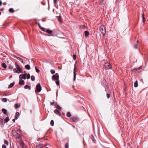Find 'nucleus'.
Returning a JSON list of instances; mask_svg holds the SVG:
<instances>
[{"label": "nucleus", "instance_id": "f257e3e1", "mask_svg": "<svg viewBox=\"0 0 148 148\" xmlns=\"http://www.w3.org/2000/svg\"><path fill=\"white\" fill-rule=\"evenodd\" d=\"M19 130H18L17 131H12V134L15 136L16 138H21V136L20 134L18 132H19Z\"/></svg>", "mask_w": 148, "mask_h": 148}, {"label": "nucleus", "instance_id": "f03ea898", "mask_svg": "<svg viewBox=\"0 0 148 148\" xmlns=\"http://www.w3.org/2000/svg\"><path fill=\"white\" fill-rule=\"evenodd\" d=\"M100 30L101 33L103 35H105L106 34V30L105 27L103 26H101L100 27Z\"/></svg>", "mask_w": 148, "mask_h": 148}, {"label": "nucleus", "instance_id": "7ed1b4c3", "mask_svg": "<svg viewBox=\"0 0 148 148\" xmlns=\"http://www.w3.org/2000/svg\"><path fill=\"white\" fill-rule=\"evenodd\" d=\"M105 68L106 70L110 69L112 67L111 65L109 63H106L104 64Z\"/></svg>", "mask_w": 148, "mask_h": 148}, {"label": "nucleus", "instance_id": "20e7f679", "mask_svg": "<svg viewBox=\"0 0 148 148\" xmlns=\"http://www.w3.org/2000/svg\"><path fill=\"white\" fill-rule=\"evenodd\" d=\"M36 89L38 92H39L41 91L42 90V88L40 84H37L36 86Z\"/></svg>", "mask_w": 148, "mask_h": 148}, {"label": "nucleus", "instance_id": "39448f33", "mask_svg": "<svg viewBox=\"0 0 148 148\" xmlns=\"http://www.w3.org/2000/svg\"><path fill=\"white\" fill-rule=\"evenodd\" d=\"M59 78V76L58 73H56L52 76V79L53 80H58Z\"/></svg>", "mask_w": 148, "mask_h": 148}, {"label": "nucleus", "instance_id": "423d86ee", "mask_svg": "<svg viewBox=\"0 0 148 148\" xmlns=\"http://www.w3.org/2000/svg\"><path fill=\"white\" fill-rule=\"evenodd\" d=\"M27 73L24 74H21L19 76V77L21 79H25L27 78Z\"/></svg>", "mask_w": 148, "mask_h": 148}, {"label": "nucleus", "instance_id": "0eeeda50", "mask_svg": "<svg viewBox=\"0 0 148 148\" xmlns=\"http://www.w3.org/2000/svg\"><path fill=\"white\" fill-rule=\"evenodd\" d=\"M19 142H20V146L22 148H26L25 144L21 140H20Z\"/></svg>", "mask_w": 148, "mask_h": 148}, {"label": "nucleus", "instance_id": "6e6552de", "mask_svg": "<svg viewBox=\"0 0 148 148\" xmlns=\"http://www.w3.org/2000/svg\"><path fill=\"white\" fill-rule=\"evenodd\" d=\"M76 68L75 67L74 70H73V80L75 81V80L76 79Z\"/></svg>", "mask_w": 148, "mask_h": 148}, {"label": "nucleus", "instance_id": "1a4fd4ad", "mask_svg": "<svg viewBox=\"0 0 148 148\" xmlns=\"http://www.w3.org/2000/svg\"><path fill=\"white\" fill-rule=\"evenodd\" d=\"M71 119L72 121L73 122H75L78 120V118L75 117H73Z\"/></svg>", "mask_w": 148, "mask_h": 148}, {"label": "nucleus", "instance_id": "9d476101", "mask_svg": "<svg viewBox=\"0 0 148 148\" xmlns=\"http://www.w3.org/2000/svg\"><path fill=\"white\" fill-rule=\"evenodd\" d=\"M19 84L21 85H23L25 84V82L23 80H20L19 82Z\"/></svg>", "mask_w": 148, "mask_h": 148}, {"label": "nucleus", "instance_id": "9b49d317", "mask_svg": "<svg viewBox=\"0 0 148 148\" xmlns=\"http://www.w3.org/2000/svg\"><path fill=\"white\" fill-rule=\"evenodd\" d=\"M138 83L137 81H136L134 84V86L136 88L138 86Z\"/></svg>", "mask_w": 148, "mask_h": 148}, {"label": "nucleus", "instance_id": "f8f14e48", "mask_svg": "<svg viewBox=\"0 0 148 148\" xmlns=\"http://www.w3.org/2000/svg\"><path fill=\"white\" fill-rule=\"evenodd\" d=\"M25 68L27 70H29L30 69V66L29 64H27L25 66Z\"/></svg>", "mask_w": 148, "mask_h": 148}, {"label": "nucleus", "instance_id": "ddd939ff", "mask_svg": "<svg viewBox=\"0 0 148 148\" xmlns=\"http://www.w3.org/2000/svg\"><path fill=\"white\" fill-rule=\"evenodd\" d=\"M14 84V82H13L12 83H11L10 85H9L8 88H12V86H13Z\"/></svg>", "mask_w": 148, "mask_h": 148}, {"label": "nucleus", "instance_id": "4468645a", "mask_svg": "<svg viewBox=\"0 0 148 148\" xmlns=\"http://www.w3.org/2000/svg\"><path fill=\"white\" fill-rule=\"evenodd\" d=\"M46 32L49 34H51L52 32V30H50L49 29H47L46 30Z\"/></svg>", "mask_w": 148, "mask_h": 148}, {"label": "nucleus", "instance_id": "2eb2a0df", "mask_svg": "<svg viewBox=\"0 0 148 148\" xmlns=\"http://www.w3.org/2000/svg\"><path fill=\"white\" fill-rule=\"evenodd\" d=\"M19 115V113L18 112H17L16 113L15 118V119H18V116Z\"/></svg>", "mask_w": 148, "mask_h": 148}, {"label": "nucleus", "instance_id": "dca6fc26", "mask_svg": "<svg viewBox=\"0 0 148 148\" xmlns=\"http://www.w3.org/2000/svg\"><path fill=\"white\" fill-rule=\"evenodd\" d=\"M89 34V32L88 31H85V36L87 37L88 36Z\"/></svg>", "mask_w": 148, "mask_h": 148}, {"label": "nucleus", "instance_id": "f3484780", "mask_svg": "<svg viewBox=\"0 0 148 148\" xmlns=\"http://www.w3.org/2000/svg\"><path fill=\"white\" fill-rule=\"evenodd\" d=\"M54 112L57 114H58V115H59L60 114V112L58 110H54Z\"/></svg>", "mask_w": 148, "mask_h": 148}, {"label": "nucleus", "instance_id": "a211bd4d", "mask_svg": "<svg viewBox=\"0 0 148 148\" xmlns=\"http://www.w3.org/2000/svg\"><path fill=\"white\" fill-rule=\"evenodd\" d=\"M1 66L4 68L5 69L7 68V66L4 63H3L1 64Z\"/></svg>", "mask_w": 148, "mask_h": 148}, {"label": "nucleus", "instance_id": "6ab92c4d", "mask_svg": "<svg viewBox=\"0 0 148 148\" xmlns=\"http://www.w3.org/2000/svg\"><path fill=\"white\" fill-rule=\"evenodd\" d=\"M1 111L4 114H6L7 113V110L5 109H2Z\"/></svg>", "mask_w": 148, "mask_h": 148}, {"label": "nucleus", "instance_id": "aec40b11", "mask_svg": "<svg viewBox=\"0 0 148 148\" xmlns=\"http://www.w3.org/2000/svg\"><path fill=\"white\" fill-rule=\"evenodd\" d=\"M10 119L9 117H7L6 118L4 119V121L6 123H7L9 120Z\"/></svg>", "mask_w": 148, "mask_h": 148}, {"label": "nucleus", "instance_id": "412c9836", "mask_svg": "<svg viewBox=\"0 0 148 148\" xmlns=\"http://www.w3.org/2000/svg\"><path fill=\"white\" fill-rule=\"evenodd\" d=\"M24 88L25 89H27L28 88H29V90H30L31 87L30 86H28L27 85H25V86Z\"/></svg>", "mask_w": 148, "mask_h": 148}, {"label": "nucleus", "instance_id": "4be33fe9", "mask_svg": "<svg viewBox=\"0 0 148 148\" xmlns=\"http://www.w3.org/2000/svg\"><path fill=\"white\" fill-rule=\"evenodd\" d=\"M15 64L16 68L17 70L19 69H20V68L19 66L17 64V63L16 62Z\"/></svg>", "mask_w": 148, "mask_h": 148}, {"label": "nucleus", "instance_id": "5701e85b", "mask_svg": "<svg viewBox=\"0 0 148 148\" xmlns=\"http://www.w3.org/2000/svg\"><path fill=\"white\" fill-rule=\"evenodd\" d=\"M9 12L10 13H13L14 12V9L12 8H10L9 9Z\"/></svg>", "mask_w": 148, "mask_h": 148}, {"label": "nucleus", "instance_id": "b1692460", "mask_svg": "<svg viewBox=\"0 0 148 148\" xmlns=\"http://www.w3.org/2000/svg\"><path fill=\"white\" fill-rule=\"evenodd\" d=\"M66 116L68 117L71 116V115L70 112H68L67 113Z\"/></svg>", "mask_w": 148, "mask_h": 148}, {"label": "nucleus", "instance_id": "393cba45", "mask_svg": "<svg viewBox=\"0 0 148 148\" xmlns=\"http://www.w3.org/2000/svg\"><path fill=\"white\" fill-rule=\"evenodd\" d=\"M31 80L32 81H34L35 80V77L34 75H32L31 78Z\"/></svg>", "mask_w": 148, "mask_h": 148}, {"label": "nucleus", "instance_id": "a878e982", "mask_svg": "<svg viewBox=\"0 0 148 148\" xmlns=\"http://www.w3.org/2000/svg\"><path fill=\"white\" fill-rule=\"evenodd\" d=\"M2 101L3 102H7V99L6 98H3L2 99Z\"/></svg>", "mask_w": 148, "mask_h": 148}, {"label": "nucleus", "instance_id": "bb28decb", "mask_svg": "<svg viewBox=\"0 0 148 148\" xmlns=\"http://www.w3.org/2000/svg\"><path fill=\"white\" fill-rule=\"evenodd\" d=\"M16 58L19 60H20L21 62L22 63L23 62V60L21 58L18 57H16Z\"/></svg>", "mask_w": 148, "mask_h": 148}, {"label": "nucleus", "instance_id": "cd10ccee", "mask_svg": "<svg viewBox=\"0 0 148 148\" xmlns=\"http://www.w3.org/2000/svg\"><path fill=\"white\" fill-rule=\"evenodd\" d=\"M91 140L93 141L94 142L95 141V139L94 138V136L93 135L91 136Z\"/></svg>", "mask_w": 148, "mask_h": 148}, {"label": "nucleus", "instance_id": "c85d7f7f", "mask_svg": "<svg viewBox=\"0 0 148 148\" xmlns=\"http://www.w3.org/2000/svg\"><path fill=\"white\" fill-rule=\"evenodd\" d=\"M50 71L52 74H54L55 72V70L53 69H51Z\"/></svg>", "mask_w": 148, "mask_h": 148}, {"label": "nucleus", "instance_id": "c756f323", "mask_svg": "<svg viewBox=\"0 0 148 148\" xmlns=\"http://www.w3.org/2000/svg\"><path fill=\"white\" fill-rule=\"evenodd\" d=\"M43 147V146L42 145H38L37 146V148H42Z\"/></svg>", "mask_w": 148, "mask_h": 148}, {"label": "nucleus", "instance_id": "7c9ffc66", "mask_svg": "<svg viewBox=\"0 0 148 148\" xmlns=\"http://www.w3.org/2000/svg\"><path fill=\"white\" fill-rule=\"evenodd\" d=\"M50 124L51 126L54 125V121L53 120H51L50 122Z\"/></svg>", "mask_w": 148, "mask_h": 148}, {"label": "nucleus", "instance_id": "2f4dec72", "mask_svg": "<svg viewBox=\"0 0 148 148\" xmlns=\"http://www.w3.org/2000/svg\"><path fill=\"white\" fill-rule=\"evenodd\" d=\"M56 84L58 85H60V82L59 79H58V80H57L56 82Z\"/></svg>", "mask_w": 148, "mask_h": 148}, {"label": "nucleus", "instance_id": "473e14b6", "mask_svg": "<svg viewBox=\"0 0 148 148\" xmlns=\"http://www.w3.org/2000/svg\"><path fill=\"white\" fill-rule=\"evenodd\" d=\"M35 69H36V71L37 73H38L39 72V71H40L37 68L36 66L35 67Z\"/></svg>", "mask_w": 148, "mask_h": 148}, {"label": "nucleus", "instance_id": "72a5a7b5", "mask_svg": "<svg viewBox=\"0 0 148 148\" xmlns=\"http://www.w3.org/2000/svg\"><path fill=\"white\" fill-rule=\"evenodd\" d=\"M13 71H14V73H18V71H17V70L16 69H14L13 70Z\"/></svg>", "mask_w": 148, "mask_h": 148}, {"label": "nucleus", "instance_id": "f704fd0d", "mask_svg": "<svg viewBox=\"0 0 148 148\" xmlns=\"http://www.w3.org/2000/svg\"><path fill=\"white\" fill-rule=\"evenodd\" d=\"M142 18L143 21V22H144L145 21V17L144 16V15L143 14L142 15Z\"/></svg>", "mask_w": 148, "mask_h": 148}, {"label": "nucleus", "instance_id": "c9c22d12", "mask_svg": "<svg viewBox=\"0 0 148 148\" xmlns=\"http://www.w3.org/2000/svg\"><path fill=\"white\" fill-rule=\"evenodd\" d=\"M65 148H69V143H67L66 144V145L65 146Z\"/></svg>", "mask_w": 148, "mask_h": 148}, {"label": "nucleus", "instance_id": "e433bc0d", "mask_svg": "<svg viewBox=\"0 0 148 148\" xmlns=\"http://www.w3.org/2000/svg\"><path fill=\"white\" fill-rule=\"evenodd\" d=\"M41 29L44 32H46L45 30L46 29L45 28H43V27H41Z\"/></svg>", "mask_w": 148, "mask_h": 148}, {"label": "nucleus", "instance_id": "4c0bfd02", "mask_svg": "<svg viewBox=\"0 0 148 148\" xmlns=\"http://www.w3.org/2000/svg\"><path fill=\"white\" fill-rule=\"evenodd\" d=\"M27 79H29L30 78V75L29 74H28L27 75Z\"/></svg>", "mask_w": 148, "mask_h": 148}, {"label": "nucleus", "instance_id": "58836bf2", "mask_svg": "<svg viewBox=\"0 0 148 148\" xmlns=\"http://www.w3.org/2000/svg\"><path fill=\"white\" fill-rule=\"evenodd\" d=\"M19 105H18L17 104H15V107L16 108H17L19 107Z\"/></svg>", "mask_w": 148, "mask_h": 148}, {"label": "nucleus", "instance_id": "ea45409f", "mask_svg": "<svg viewBox=\"0 0 148 148\" xmlns=\"http://www.w3.org/2000/svg\"><path fill=\"white\" fill-rule=\"evenodd\" d=\"M4 143L7 145H8V141L6 140H4Z\"/></svg>", "mask_w": 148, "mask_h": 148}, {"label": "nucleus", "instance_id": "a19ab883", "mask_svg": "<svg viewBox=\"0 0 148 148\" xmlns=\"http://www.w3.org/2000/svg\"><path fill=\"white\" fill-rule=\"evenodd\" d=\"M58 0H53V3L54 4H56L58 3Z\"/></svg>", "mask_w": 148, "mask_h": 148}, {"label": "nucleus", "instance_id": "79ce46f5", "mask_svg": "<svg viewBox=\"0 0 148 148\" xmlns=\"http://www.w3.org/2000/svg\"><path fill=\"white\" fill-rule=\"evenodd\" d=\"M73 58L74 60H75L76 58V56L75 55H73Z\"/></svg>", "mask_w": 148, "mask_h": 148}, {"label": "nucleus", "instance_id": "37998d69", "mask_svg": "<svg viewBox=\"0 0 148 148\" xmlns=\"http://www.w3.org/2000/svg\"><path fill=\"white\" fill-rule=\"evenodd\" d=\"M8 68L10 69H13V67L12 65H10L8 66Z\"/></svg>", "mask_w": 148, "mask_h": 148}, {"label": "nucleus", "instance_id": "c03bdc74", "mask_svg": "<svg viewBox=\"0 0 148 148\" xmlns=\"http://www.w3.org/2000/svg\"><path fill=\"white\" fill-rule=\"evenodd\" d=\"M17 71H18V73H23V72L22 71H21V69H18Z\"/></svg>", "mask_w": 148, "mask_h": 148}, {"label": "nucleus", "instance_id": "a18cd8bd", "mask_svg": "<svg viewBox=\"0 0 148 148\" xmlns=\"http://www.w3.org/2000/svg\"><path fill=\"white\" fill-rule=\"evenodd\" d=\"M138 44H136L134 46V48L136 49L137 47H138Z\"/></svg>", "mask_w": 148, "mask_h": 148}, {"label": "nucleus", "instance_id": "49530a36", "mask_svg": "<svg viewBox=\"0 0 148 148\" xmlns=\"http://www.w3.org/2000/svg\"><path fill=\"white\" fill-rule=\"evenodd\" d=\"M56 108L59 109H60L61 108L59 106L57 105L56 106Z\"/></svg>", "mask_w": 148, "mask_h": 148}, {"label": "nucleus", "instance_id": "de8ad7c7", "mask_svg": "<svg viewBox=\"0 0 148 148\" xmlns=\"http://www.w3.org/2000/svg\"><path fill=\"white\" fill-rule=\"evenodd\" d=\"M2 148H6V145H2Z\"/></svg>", "mask_w": 148, "mask_h": 148}, {"label": "nucleus", "instance_id": "09e8293b", "mask_svg": "<svg viewBox=\"0 0 148 148\" xmlns=\"http://www.w3.org/2000/svg\"><path fill=\"white\" fill-rule=\"evenodd\" d=\"M106 95L107 98L109 99L110 98V95L109 94H107Z\"/></svg>", "mask_w": 148, "mask_h": 148}, {"label": "nucleus", "instance_id": "8fccbe9b", "mask_svg": "<svg viewBox=\"0 0 148 148\" xmlns=\"http://www.w3.org/2000/svg\"><path fill=\"white\" fill-rule=\"evenodd\" d=\"M38 25L40 29L41 28V27H42L40 25V23H38Z\"/></svg>", "mask_w": 148, "mask_h": 148}, {"label": "nucleus", "instance_id": "3c124183", "mask_svg": "<svg viewBox=\"0 0 148 148\" xmlns=\"http://www.w3.org/2000/svg\"><path fill=\"white\" fill-rule=\"evenodd\" d=\"M141 69V68L140 67H139V68H137V69H136V70H140Z\"/></svg>", "mask_w": 148, "mask_h": 148}, {"label": "nucleus", "instance_id": "603ef678", "mask_svg": "<svg viewBox=\"0 0 148 148\" xmlns=\"http://www.w3.org/2000/svg\"><path fill=\"white\" fill-rule=\"evenodd\" d=\"M50 103L51 105H53L54 104V102H51Z\"/></svg>", "mask_w": 148, "mask_h": 148}, {"label": "nucleus", "instance_id": "864d4df0", "mask_svg": "<svg viewBox=\"0 0 148 148\" xmlns=\"http://www.w3.org/2000/svg\"><path fill=\"white\" fill-rule=\"evenodd\" d=\"M2 4V2L1 0H0V6Z\"/></svg>", "mask_w": 148, "mask_h": 148}, {"label": "nucleus", "instance_id": "5fc2aeb1", "mask_svg": "<svg viewBox=\"0 0 148 148\" xmlns=\"http://www.w3.org/2000/svg\"><path fill=\"white\" fill-rule=\"evenodd\" d=\"M48 5H49V6H48V9L49 10V1H48Z\"/></svg>", "mask_w": 148, "mask_h": 148}, {"label": "nucleus", "instance_id": "6e6d98bb", "mask_svg": "<svg viewBox=\"0 0 148 148\" xmlns=\"http://www.w3.org/2000/svg\"><path fill=\"white\" fill-rule=\"evenodd\" d=\"M6 3L5 2H4L3 3V4L4 5H6Z\"/></svg>", "mask_w": 148, "mask_h": 148}, {"label": "nucleus", "instance_id": "4d7b16f0", "mask_svg": "<svg viewBox=\"0 0 148 148\" xmlns=\"http://www.w3.org/2000/svg\"><path fill=\"white\" fill-rule=\"evenodd\" d=\"M12 77V75H11L9 77V78H11Z\"/></svg>", "mask_w": 148, "mask_h": 148}, {"label": "nucleus", "instance_id": "13d9d810", "mask_svg": "<svg viewBox=\"0 0 148 148\" xmlns=\"http://www.w3.org/2000/svg\"><path fill=\"white\" fill-rule=\"evenodd\" d=\"M15 119H13V122H15Z\"/></svg>", "mask_w": 148, "mask_h": 148}, {"label": "nucleus", "instance_id": "bf43d9fd", "mask_svg": "<svg viewBox=\"0 0 148 148\" xmlns=\"http://www.w3.org/2000/svg\"><path fill=\"white\" fill-rule=\"evenodd\" d=\"M137 44H138V40L137 41Z\"/></svg>", "mask_w": 148, "mask_h": 148}, {"label": "nucleus", "instance_id": "052dcab7", "mask_svg": "<svg viewBox=\"0 0 148 148\" xmlns=\"http://www.w3.org/2000/svg\"><path fill=\"white\" fill-rule=\"evenodd\" d=\"M83 28H84L85 26L83 25Z\"/></svg>", "mask_w": 148, "mask_h": 148}, {"label": "nucleus", "instance_id": "680f3d73", "mask_svg": "<svg viewBox=\"0 0 148 148\" xmlns=\"http://www.w3.org/2000/svg\"><path fill=\"white\" fill-rule=\"evenodd\" d=\"M14 57H15V58H16V57H17L16 56H14Z\"/></svg>", "mask_w": 148, "mask_h": 148}, {"label": "nucleus", "instance_id": "e2e57ef3", "mask_svg": "<svg viewBox=\"0 0 148 148\" xmlns=\"http://www.w3.org/2000/svg\"><path fill=\"white\" fill-rule=\"evenodd\" d=\"M73 127L74 128H75V126H73Z\"/></svg>", "mask_w": 148, "mask_h": 148}, {"label": "nucleus", "instance_id": "0e129e2a", "mask_svg": "<svg viewBox=\"0 0 148 148\" xmlns=\"http://www.w3.org/2000/svg\"><path fill=\"white\" fill-rule=\"evenodd\" d=\"M59 21H60V20H59Z\"/></svg>", "mask_w": 148, "mask_h": 148}]
</instances>
